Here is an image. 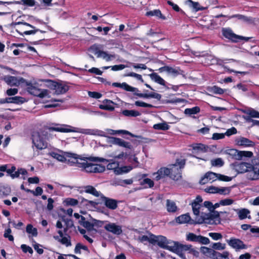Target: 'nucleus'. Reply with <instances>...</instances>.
<instances>
[{
  "mask_svg": "<svg viewBox=\"0 0 259 259\" xmlns=\"http://www.w3.org/2000/svg\"><path fill=\"white\" fill-rule=\"evenodd\" d=\"M227 213L226 211H218L214 210L209 213L202 212L200 217L196 218V222L193 224H202L203 223L210 225H219L221 223L220 215L222 214Z\"/></svg>",
  "mask_w": 259,
  "mask_h": 259,
  "instance_id": "1",
  "label": "nucleus"
},
{
  "mask_svg": "<svg viewBox=\"0 0 259 259\" xmlns=\"http://www.w3.org/2000/svg\"><path fill=\"white\" fill-rule=\"evenodd\" d=\"M112 85L114 87L120 88L126 91L135 92L134 94L140 98L146 99L154 98L159 101L160 100L161 98V95L160 94L155 92H151L149 94L137 93L136 92L139 91L138 88L133 87L128 85L126 82H122L121 83L119 82H113L112 83Z\"/></svg>",
  "mask_w": 259,
  "mask_h": 259,
  "instance_id": "2",
  "label": "nucleus"
},
{
  "mask_svg": "<svg viewBox=\"0 0 259 259\" xmlns=\"http://www.w3.org/2000/svg\"><path fill=\"white\" fill-rule=\"evenodd\" d=\"M48 134L45 131L34 132L31 135L33 145L39 150H44L48 147Z\"/></svg>",
  "mask_w": 259,
  "mask_h": 259,
  "instance_id": "3",
  "label": "nucleus"
},
{
  "mask_svg": "<svg viewBox=\"0 0 259 259\" xmlns=\"http://www.w3.org/2000/svg\"><path fill=\"white\" fill-rule=\"evenodd\" d=\"M235 166L238 173L248 172V175L250 177V179L255 174V164L252 165L250 163L245 162H241L238 163L236 162Z\"/></svg>",
  "mask_w": 259,
  "mask_h": 259,
  "instance_id": "4",
  "label": "nucleus"
},
{
  "mask_svg": "<svg viewBox=\"0 0 259 259\" xmlns=\"http://www.w3.org/2000/svg\"><path fill=\"white\" fill-rule=\"evenodd\" d=\"M17 25H23L29 26V27L32 28V30H26V31H23V30L21 28H19L18 29H17L16 31L19 34H20L21 35H22V36H23L24 34L25 35L34 34L36 33L37 32H40L41 33H45L46 32V31L42 30L39 29L38 28H36L34 26L30 24L29 23L25 22H21V21L15 22H13L11 24V25L13 26H15Z\"/></svg>",
  "mask_w": 259,
  "mask_h": 259,
  "instance_id": "5",
  "label": "nucleus"
},
{
  "mask_svg": "<svg viewBox=\"0 0 259 259\" xmlns=\"http://www.w3.org/2000/svg\"><path fill=\"white\" fill-rule=\"evenodd\" d=\"M49 86L50 88L55 90L57 95L64 94L69 89V87L65 82L62 81H56L52 80H49Z\"/></svg>",
  "mask_w": 259,
  "mask_h": 259,
  "instance_id": "6",
  "label": "nucleus"
},
{
  "mask_svg": "<svg viewBox=\"0 0 259 259\" xmlns=\"http://www.w3.org/2000/svg\"><path fill=\"white\" fill-rule=\"evenodd\" d=\"M152 236L154 237V240L156 241V244L160 247L171 251L173 241L168 240L165 237L161 235L156 236L154 235H152Z\"/></svg>",
  "mask_w": 259,
  "mask_h": 259,
  "instance_id": "7",
  "label": "nucleus"
},
{
  "mask_svg": "<svg viewBox=\"0 0 259 259\" xmlns=\"http://www.w3.org/2000/svg\"><path fill=\"white\" fill-rule=\"evenodd\" d=\"M90 49L98 58H102L106 61H109L115 58V55L109 54L107 52L100 50L97 46H93L91 47Z\"/></svg>",
  "mask_w": 259,
  "mask_h": 259,
  "instance_id": "8",
  "label": "nucleus"
},
{
  "mask_svg": "<svg viewBox=\"0 0 259 259\" xmlns=\"http://www.w3.org/2000/svg\"><path fill=\"white\" fill-rule=\"evenodd\" d=\"M27 91L32 95L43 98L48 95V91L47 90L42 91L33 86L30 82L27 83Z\"/></svg>",
  "mask_w": 259,
  "mask_h": 259,
  "instance_id": "9",
  "label": "nucleus"
},
{
  "mask_svg": "<svg viewBox=\"0 0 259 259\" xmlns=\"http://www.w3.org/2000/svg\"><path fill=\"white\" fill-rule=\"evenodd\" d=\"M222 34L223 37L233 42H238L237 40L238 35L234 33L230 27H223L222 28Z\"/></svg>",
  "mask_w": 259,
  "mask_h": 259,
  "instance_id": "10",
  "label": "nucleus"
},
{
  "mask_svg": "<svg viewBox=\"0 0 259 259\" xmlns=\"http://www.w3.org/2000/svg\"><path fill=\"white\" fill-rule=\"evenodd\" d=\"M160 72L166 71L168 74L172 75L174 77H176L179 75H182L184 77L185 76V72L180 69L179 67L172 68L168 66H164L159 69Z\"/></svg>",
  "mask_w": 259,
  "mask_h": 259,
  "instance_id": "11",
  "label": "nucleus"
},
{
  "mask_svg": "<svg viewBox=\"0 0 259 259\" xmlns=\"http://www.w3.org/2000/svg\"><path fill=\"white\" fill-rule=\"evenodd\" d=\"M85 170L87 172L101 173L105 170V166L101 164L87 163Z\"/></svg>",
  "mask_w": 259,
  "mask_h": 259,
  "instance_id": "12",
  "label": "nucleus"
},
{
  "mask_svg": "<svg viewBox=\"0 0 259 259\" xmlns=\"http://www.w3.org/2000/svg\"><path fill=\"white\" fill-rule=\"evenodd\" d=\"M101 200L105 206L109 209L115 210L118 207V201L117 200L106 197L103 194L101 196Z\"/></svg>",
  "mask_w": 259,
  "mask_h": 259,
  "instance_id": "13",
  "label": "nucleus"
},
{
  "mask_svg": "<svg viewBox=\"0 0 259 259\" xmlns=\"http://www.w3.org/2000/svg\"><path fill=\"white\" fill-rule=\"evenodd\" d=\"M169 177L174 181H178L182 178V170L178 168L177 164H172L170 168Z\"/></svg>",
  "mask_w": 259,
  "mask_h": 259,
  "instance_id": "14",
  "label": "nucleus"
},
{
  "mask_svg": "<svg viewBox=\"0 0 259 259\" xmlns=\"http://www.w3.org/2000/svg\"><path fill=\"white\" fill-rule=\"evenodd\" d=\"M235 144L239 146L243 147H253L255 146V143L243 137H240L235 140Z\"/></svg>",
  "mask_w": 259,
  "mask_h": 259,
  "instance_id": "15",
  "label": "nucleus"
},
{
  "mask_svg": "<svg viewBox=\"0 0 259 259\" xmlns=\"http://www.w3.org/2000/svg\"><path fill=\"white\" fill-rule=\"evenodd\" d=\"M66 156L67 157L73 158L74 160L72 161V162H73L74 163H75L76 166H77L78 167L82 168L83 169L85 170V166H86L85 164H87L88 162L86 161L84 159L80 158V160L81 161L83 160V161L79 162L78 161L79 155H78L76 154L69 153V152H67L66 153Z\"/></svg>",
  "mask_w": 259,
  "mask_h": 259,
  "instance_id": "16",
  "label": "nucleus"
},
{
  "mask_svg": "<svg viewBox=\"0 0 259 259\" xmlns=\"http://www.w3.org/2000/svg\"><path fill=\"white\" fill-rule=\"evenodd\" d=\"M104 228L107 231L116 235H119L122 233L121 226L117 225L115 223L107 224L105 226Z\"/></svg>",
  "mask_w": 259,
  "mask_h": 259,
  "instance_id": "17",
  "label": "nucleus"
},
{
  "mask_svg": "<svg viewBox=\"0 0 259 259\" xmlns=\"http://www.w3.org/2000/svg\"><path fill=\"white\" fill-rule=\"evenodd\" d=\"M191 245L183 244L179 242L175 241L172 242V252H184L189 250L192 247Z\"/></svg>",
  "mask_w": 259,
  "mask_h": 259,
  "instance_id": "18",
  "label": "nucleus"
},
{
  "mask_svg": "<svg viewBox=\"0 0 259 259\" xmlns=\"http://www.w3.org/2000/svg\"><path fill=\"white\" fill-rule=\"evenodd\" d=\"M217 179V174L211 171L206 172L199 181V183L201 185L205 184L209 181H214Z\"/></svg>",
  "mask_w": 259,
  "mask_h": 259,
  "instance_id": "19",
  "label": "nucleus"
},
{
  "mask_svg": "<svg viewBox=\"0 0 259 259\" xmlns=\"http://www.w3.org/2000/svg\"><path fill=\"white\" fill-rule=\"evenodd\" d=\"M228 244L236 249H245L246 246L243 242L239 239L231 238L228 240Z\"/></svg>",
  "mask_w": 259,
  "mask_h": 259,
  "instance_id": "20",
  "label": "nucleus"
},
{
  "mask_svg": "<svg viewBox=\"0 0 259 259\" xmlns=\"http://www.w3.org/2000/svg\"><path fill=\"white\" fill-rule=\"evenodd\" d=\"M153 175L155 176V180L156 181H159L166 176H169V168L166 167H160L156 172L153 173Z\"/></svg>",
  "mask_w": 259,
  "mask_h": 259,
  "instance_id": "21",
  "label": "nucleus"
},
{
  "mask_svg": "<svg viewBox=\"0 0 259 259\" xmlns=\"http://www.w3.org/2000/svg\"><path fill=\"white\" fill-rule=\"evenodd\" d=\"M3 80L9 85L10 86H18L20 84V82L21 81L24 80L23 78H21L20 80H19L17 77L11 76V75H7L5 76L3 78Z\"/></svg>",
  "mask_w": 259,
  "mask_h": 259,
  "instance_id": "22",
  "label": "nucleus"
},
{
  "mask_svg": "<svg viewBox=\"0 0 259 259\" xmlns=\"http://www.w3.org/2000/svg\"><path fill=\"white\" fill-rule=\"evenodd\" d=\"M111 139L112 140V143L114 145L128 148L129 149H131L132 148V146L130 142H126L120 138L114 137H111Z\"/></svg>",
  "mask_w": 259,
  "mask_h": 259,
  "instance_id": "23",
  "label": "nucleus"
},
{
  "mask_svg": "<svg viewBox=\"0 0 259 259\" xmlns=\"http://www.w3.org/2000/svg\"><path fill=\"white\" fill-rule=\"evenodd\" d=\"M177 222L179 224H185L189 223L191 225H196V224H193L196 222V218L195 220H192L190 215L188 213L180 215L176 219Z\"/></svg>",
  "mask_w": 259,
  "mask_h": 259,
  "instance_id": "24",
  "label": "nucleus"
},
{
  "mask_svg": "<svg viewBox=\"0 0 259 259\" xmlns=\"http://www.w3.org/2000/svg\"><path fill=\"white\" fill-rule=\"evenodd\" d=\"M245 113H246L247 115H244L243 118L248 123H249V122H251V121H252V119H253L252 118H259V112L253 109L248 110Z\"/></svg>",
  "mask_w": 259,
  "mask_h": 259,
  "instance_id": "25",
  "label": "nucleus"
},
{
  "mask_svg": "<svg viewBox=\"0 0 259 259\" xmlns=\"http://www.w3.org/2000/svg\"><path fill=\"white\" fill-rule=\"evenodd\" d=\"M25 101V99L22 97L15 96L13 97L6 98L5 99V101L3 103L20 104L24 103Z\"/></svg>",
  "mask_w": 259,
  "mask_h": 259,
  "instance_id": "26",
  "label": "nucleus"
},
{
  "mask_svg": "<svg viewBox=\"0 0 259 259\" xmlns=\"http://www.w3.org/2000/svg\"><path fill=\"white\" fill-rule=\"evenodd\" d=\"M149 76L151 79L154 80L155 82L165 87V88L167 89H169V88L166 86L165 80L162 77H161L157 73H152L149 74Z\"/></svg>",
  "mask_w": 259,
  "mask_h": 259,
  "instance_id": "27",
  "label": "nucleus"
},
{
  "mask_svg": "<svg viewBox=\"0 0 259 259\" xmlns=\"http://www.w3.org/2000/svg\"><path fill=\"white\" fill-rule=\"evenodd\" d=\"M104 104L99 105V108L101 109L106 110L110 111H112L114 110V107L111 105L113 104V102L108 99H105L103 101Z\"/></svg>",
  "mask_w": 259,
  "mask_h": 259,
  "instance_id": "28",
  "label": "nucleus"
},
{
  "mask_svg": "<svg viewBox=\"0 0 259 259\" xmlns=\"http://www.w3.org/2000/svg\"><path fill=\"white\" fill-rule=\"evenodd\" d=\"M221 17L227 18L228 19H231L232 18H235L238 19V20H243L245 21L248 20L247 17L245 16L244 15H241V14H235V15H233L231 16H228V15H223V14H221L217 15L215 16V18H219Z\"/></svg>",
  "mask_w": 259,
  "mask_h": 259,
  "instance_id": "29",
  "label": "nucleus"
},
{
  "mask_svg": "<svg viewBox=\"0 0 259 259\" xmlns=\"http://www.w3.org/2000/svg\"><path fill=\"white\" fill-rule=\"evenodd\" d=\"M54 238L56 240L60 242L62 244L65 245L66 247L70 246L71 245V242L70 240L71 237L69 235L68 236V237H63L61 238H60L59 236H54Z\"/></svg>",
  "mask_w": 259,
  "mask_h": 259,
  "instance_id": "30",
  "label": "nucleus"
},
{
  "mask_svg": "<svg viewBox=\"0 0 259 259\" xmlns=\"http://www.w3.org/2000/svg\"><path fill=\"white\" fill-rule=\"evenodd\" d=\"M146 16H156L158 18L161 19L162 20L166 19V17L162 14L161 11L158 9L147 12L146 13Z\"/></svg>",
  "mask_w": 259,
  "mask_h": 259,
  "instance_id": "31",
  "label": "nucleus"
},
{
  "mask_svg": "<svg viewBox=\"0 0 259 259\" xmlns=\"http://www.w3.org/2000/svg\"><path fill=\"white\" fill-rule=\"evenodd\" d=\"M166 209L168 212H175L177 211L178 207L176 203L169 199L166 200Z\"/></svg>",
  "mask_w": 259,
  "mask_h": 259,
  "instance_id": "32",
  "label": "nucleus"
},
{
  "mask_svg": "<svg viewBox=\"0 0 259 259\" xmlns=\"http://www.w3.org/2000/svg\"><path fill=\"white\" fill-rule=\"evenodd\" d=\"M121 113L127 117H137L141 115V113L134 110L125 109L122 111Z\"/></svg>",
  "mask_w": 259,
  "mask_h": 259,
  "instance_id": "33",
  "label": "nucleus"
},
{
  "mask_svg": "<svg viewBox=\"0 0 259 259\" xmlns=\"http://www.w3.org/2000/svg\"><path fill=\"white\" fill-rule=\"evenodd\" d=\"M88 131L85 133L87 134L94 135V136H98L100 137H106V133L101 130L94 129V130H88Z\"/></svg>",
  "mask_w": 259,
  "mask_h": 259,
  "instance_id": "34",
  "label": "nucleus"
},
{
  "mask_svg": "<svg viewBox=\"0 0 259 259\" xmlns=\"http://www.w3.org/2000/svg\"><path fill=\"white\" fill-rule=\"evenodd\" d=\"M84 192L91 194L96 197L99 196V192L92 186L88 185L84 187Z\"/></svg>",
  "mask_w": 259,
  "mask_h": 259,
  "instance_id": "35",
  "label": "nucleus"
},
{
  "mask_svg": "<svg viewBox=\"0 0 259 259\" xmlns=\"http://www.w3.org/2000/svg\"><path fill=\"white\" fill-rule=\"evenodd\" d=\"M79 199L81 200V202L82 203H85V205L86 206L90 205L92 207L95 208H98V206L100 203V202H97L92 200H89L82 197H80V198H79Z\"/></svg>",
  "mask_w": 259,
  "mask_h": 259,
  "instance_id": "36",
  "label": "nucleus"
},
{
  "mask_svg": "<svg viewBox=\"0 0 259 259\" xmlns=\"http://www.w3.org/2000/svg\"><path fill=\"white\" fill-rule=\"evenodd\" d=\"M152 235L153 234L151 233L150 235V237H148V236L146 235H143L141 237H139V240L141 242L148 241L151 244H155L156 241L154 240V237L152 236Z\"/></svg>",
  "mask_w": 259,
  "mask_h": 259,
  "instance_id": "37",
  "label": "nucleus"
},
{
  "mask_svg": "<svg viewBox=\"0 0 259 259\" xmlns=\"http://www.w3.org/2000/svg\"><path fill=\"white\" fill-rule=\"evenodd\" d=\"M14 3L32 7L35 5L36 2L35 0H21L20 1H15Z\"/></svg>",
  "mask_w": 259,
  "mask_h": 259,
  "instance_id": "38",
  "label": "nucleus"
},
{
  "mask_svg": "<svg viewBox=\"0 0 259 259\" xmlns=\"http://www.w3.org/2000/svg\"><path fill=\"white\" fill-rule=\"evenodd\" d=\"M200 108L199 106H195L191 108H186L185 109L184 113L187 115H191L192 114H196L199 113Z\"/></svg>",
  "mask_w": 259,
  "mask_h": 259,
  "instance_id": "39",
  "label": "nucleus"
},
{
  "mask_svg": "<svg viewBox=\"0 0 259 259\" xmlns=\"http://www.w3.org/2000/svg\"><path fill=\"white\" fill-rule=\"evenodd\" d=\"M253 156V153L251 151H239L237 154V160H241L243 157L250 158Z\"/></svg>",
  "mask_w": 259,
  "mask_h": 259,
  "instance_id": "40",
  "label": "nucleus"
},
{
  "mask_svg": "<svg viewBox=\"0 0 259 259\" xmlns=\"http://www.w3.org/2000/svg\"><path fill=\"white\" fill-rule=\"evenodd\" d=\"M249 213V210L246 208H242L239 209L237 212L239 219L241 220L246 219L247 217V215Z\"/></svg>",
  "mask_w": 259,
  "mask_h": 259,
  "instance_id": "41",
  "label": "nucleus"
},
{
  "mask_svg": "<svg viewBox=\"0 0 259 259\" xmlns=\"http://www.w3.org/2000/svg\"><path fill=\"white\" fill-rule=\"evenodd\" d=\"M110 132L109 133L111 135H115V134H125L127 135H130L132 137H136L135 135H134L133 134L128 132V131L123 130H116L114 131L113 130H108Z\"/></svg>",
  "mask_w": 259,
  "mask_h": 259,
  "instance_id": "42",
  "label": "nucleus"
},
{
  "mask_svg": "<svg viewBox=\"0 0 259 259\" xmlns=\"http://www.w3.org/2000/svg\"><path fill=\"white\" fill-rule=\"evenodd\" d=\"M201 207L202 206L200 204H198V203H192L193 212L194 214L196 215V218L200 217V216H199V214L200 209Z\"/></svg>",
  "mask_w": 259,
  "mask_h": 259,
  "instance_id": "43",
  "label": "nucleus"
},
{
  "mask_svg": "<svg viewBox=\"0 0 259 259\" xmlns=\"http://www.w3.org/2000/svg\"><path fill=\"white\" fill-rule=\"evenodd\" d=\"M49 155L60 162H65L66 160L64 155L57 153L55 152H50Z\"/></svg>",
  "mask_w": 259,
  "mask_h": 259,
  "instance_id": "44",
  "label": "nucleus"
},
{
  "mask_svg": "<svg viewBox=\"0 0 259 259\" xmlns=\"http://www.w3.org/2000/svg\"><path fill=\"white\" fill-rule=\"evenodd\" d=\"M153 128L155 130L166 131L169 128V126L166 122H163L155 124Z\"/></svg>",
  "mask_w": 259,
  "mask_h": 259,
  "instance_id": "45",
  "label": "nucleus"
},
{
  "mask_svg": "<svg viewBox=\"0 0 259 259\" xmlns=\"http://www.w3.org/2000/svg\"><path fill=\"white\" fill-rule=\"evenodd\" d=\"M26 232L31 234L33 236L36 237L37 235V230L36 228H34L31 224H28L26 228Z\"/></svg>",
  "mask_w": 259,
  "mask_h": 259,
  "instance_id": "46",
  "label": "nucleus"
},
{
  "mask_svg": "<svg viewBox=\"0 0 259 259\" xmlns=\"http://www.w3.org/2000/svg\"><path fill=\"white\" fill-rule=\"evenodd\" d=\"M199 235H197L193 233H189L186 235V240L187 241L198 242Z\"/></svg>",
  "mask_w": 259,
  "mask_h": 259,
  "instance_id": "47",
  "label": "nucleus"
},
{
  "mask_svg": "<svg viewBox=\"0 0 259 259\" xmlns=\"http://www.w3.org/2000/svg\"><path fill=\"white\" fill-rule=\"evenodd\" d=\"M211 165L213 166L222 167L224 164V162L221 158H217L211 160Z\"/></svg>",
  "mask_w": 259,
  "mask_h": 259,
  "instance_id": "48",
  "label": "nucleus"
},
{
  "mask_svg": "<svg viewBox=\"0 0 259 259\" xmlns=\"http://www.w3.org/2000/svg\"><path fill=\"white\" fill-rule=\"evenodd\" d=\"M192 148L194 150L205 152L206 151V146L201 143H197L193 145Z\"/></svg>",
  "mask_w": 259,
  "mask_h": 259,
  "instance_id": "49",
  "label": "nucleus"
},
{
  "mask_svg": "<svg viewBox=\"0 0 259 259\" xmlns=\"http://www.w3.org/2000/svg\"><path fill=\"white\" fill-rule=\"evenodd\" d=\"M95 225V224L94 223L86 220L81 224V226L87 229L88 231H90L93 230Z\"/></svg>",
  "mask_w": 259,
  "mask_h": 259,
  "instance_id": "50",
  "label": "nucleus"
},
{
  "mask_svg": "<svg viewBox=\"0 0 259 259\" xmlns=\"http://www.w3.org/2000/svg\"><path fill=\"white\" fill-rule=\"evenodd\" d=\"M140 184L141 185H147L148 188H152L154 185V182L149 178L144 179L140 182Z\"/></svg>",
  "mask_w": 259,
  "mask_h": 259,
  "instance_id": "51",
  "label": "nucleus"
},
{
  "mask_svg": "<svg viewBox=\"0 0 259 259\" xmlns=\"http://www.w3.org/2000/svg\"><path fill=\"white\" fill-rule=\"evenodd\" d=\"M184 101H185V99H184L175 98L167 99L165 101V103H168V104H177V103H183V102H184Z\"/></svg>",
  "mask_w": 259,
  "mask_h": 259,
  "instance_id": "52",
  "label": "nucleus"
},
{
  "mask_svg": "<svg viewBox=\"0 0 259 259\" xmlns=\"http://www.w3.org/2000/svg\"><path fill=\"white\" fill-rule=\"evenodd\" d=\"M211 247L213 250H223L226 248V244H222L220 242L213 243L211 246Z\"/></svg>",
  "mask_w": 259,
  "mask_h": 259,
  "instance_id": "53",
  "label": "nucleus"
},
{
  "mask_svg": "<svg viewBox=\"0 0 259 259\" xmlns=\"http://www.w3.org/2000/svg\"><path fill=\"white\" fill-rule=\"evenodd\" d=\"M26 192L31 193L33 194L34 196H39L41 195L43 192V190L40 187H37L35 188V191L31 190H27Z\"/></svg>",
  "mask_w": 259,
  "mask_h": 259,
  "instance_id": "54",
  "label": "nucleus"
},
{
  "mask_svg": "<svg viewBox=\"0 0 259 259\" xmlns=\"http://www.w3.org/2000/svg\"><path fill=\"white\" fill-rule=\"evenodd\" d=\"M210 92L213 94L218 95H222L224 93V90L217 85L213 86L211 88Z\"/></svg>",
  "mask_w": 259,
  "mask_h": 259,
  "instance_id": "55",
  "label": "nucleus"
},
{
  "mask_svg": "<svg viewBox=\"0 0 259 259\" xmlns=\"http://www.w3.org/2000/svg\"><path fill=\"white\" fill-rule=\"evenodd\" d=\"M124 76H130L136 78L138 80L141 81L142 82H144V80L141 75L137 74L136 73L131 72L127 73L124 75Z\"/></svg>",
  "mask_w": 259,
  "mask_h": 259,
  "instance_id": "56",
  "label": "nucleus"
},
{
  "mask_svg": "<svg viewBox=\"0 0 259 259\" xmlns=\"http://www.w3.org/2000/svg\"><path fill=\"white\" fill-rule=\"evenodd\" d=\"M65 202L66 205L71 206H75L78 203V201L77 199L72 198H66L65 200Z\"/></svg>",
  "mask_w": 259,
  "mask_h": 259,
  "instance_id": "57",
  "label": "nucleus"
},
{
  "mask_svg": "<svg viewBox=\"0 0 259 259\" xmlns=\"http://www.w3.org/2000/svg\"><path fill=\"white\" fill-rule=\"evenodd\" d=\"M12 232V230L10 228H7L5 230V233L4 234V237L5 238H8L9 241H14V237L13 235H11L10 234Z\"/></svg>",
  "mask_w": 259,
  "mask_h": 259,
  "instance_id": "58",
  "label": "nucleus"
},
{
  "mask_svg": "<svg viewBox=\"0 0 259 259\" xmlns=\"http://www.w3.org/2000/svg\"><path fill=\"white\" fill-rule=\"evenodd\" d=\"M49 130L50 131H56L61 133H68L71 131L70 130L64 127H50Z\"/></svg>",
  "mask_w": 259,
  "mask_h": 259,
  "instance_id": "59",
  "label": "nucleus"
},
{
  "mask_svg": "<svg viewBox=\"0 0 259 259\" xmlns=\"http://www.w3.org/2000/svg\"><path fill=\"white\" fill-rule=\"evenodd\" d=\"M208 235L214 240H218L223 238V236L220 233L210 232Z\"/></svg>",
  "mask_w": 259,
  "mask_h": 259,
  "instance_id": "60",
  "label": "nucleus"
},
{
  "mask_svg": "<svg viewBox=\"0 0 259 259\" xmlns=\"http://www.w3.org/2000/svg\"><path fill=\"white\" fill-rule=\"evenodd\" d=\"M217 179L221 181L230 182L232 180V178L220 174H217Z\"/></svg>",
  "mask_w": 259,
  "mask_h": 259,
  "instance_id": "61",
  "label": "nucleus"
},
{
  "mask_svg": "<svg viewBox=\"0 0 259 259\" xmlns=\"http://www.w3.org/2000/svg\"><path fill=\"white\" fill-rule=\"evenodd\" d=\"M255 174L250 178L251 180L259 179V161L255 163Z\"/></svg>",
  "mask_w": 259,
  "mask_h": 259,
  "instance_id": "62",
  "label": "nucleus"
},
{
  "mask_svg": "<svg viewBox=\"0 0 259 259\" xmlns=\"http://www.w3.org/2000/svg\"><path fill=\"white\" fill-rule=\"evenodd\" d=\"M135 104V105H136L137 106H138V107H147V108L153 107V106L151 104H148V103H145L144 102L140 101H136Z\"/></svg>",
  "mask_w": 259,
  "mask_h": 259,
  "instance_id": "63",
  "label": "nucleus"
},
{
  "mask_svg": "<svg viewBox=\"0 0 259 259\" xmlns=\"http://www.w3.org/2000/svg\"><path fill=\"white\" fill-rule=\"evenodd\" d=\"M21 248L24 253L29 252L30 254H32L33 252L32 248L26 244L21 245Z\"/></svg>",
  "mask_w": 259,
  "mask_h": 259,
  "instance_id": "64",
  "label": "nucleus"
}]
</instances>
